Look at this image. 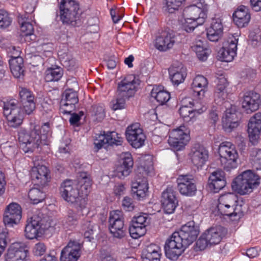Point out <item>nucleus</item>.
<instances>
[{
	"mask_svg": "<svg viewBox=\"0 0 261 261\" xmlns=\"http://www.w3.org/2000/svg\"><path fill=\"white\" fill-rule=\"evenodd\" d=\"M92 181L86 173H82L76 184L71 180H65L61 185V196L66 202L73 205L79 211L87 204L86 197L90 192Z\"/></svg>",
	"mask_w": 261,
	"mask_h": 261,
	"instance_id": "nucleus-1",
	"label": "nucleus"
},
{
	"mask_svg": "<svg viewBox=\"0 0 261 261\" xmlns=\"http://www.w3.org/2000/svg\"><path fill=\"white\" fill-rule=\"evenodd\" d=\"M51 219L38 211L28 219L24 235L29 239H34L40 237L45 231L53 226Z\"/></svg>",
	"mask_w": 261,
	"mask_h": 261,
	"instance_id": "nucleus-2",
	"label": "nucleus"
},
{
	"mask_svg": "<svg viewBox=\"0 0 261 261\" xmlns=\"http://www.w3.org/2000/svg\"><path fill=\"white\" fill-rule=\"evenodd\" d=\"M259 184V176L251 170H248L244 171L235 178L232 187L240 195H245L251 193Z\"/></svg>",
	"mask_w": 261,
	"mask_h": 261,
	"instance_id": "nucleus-3",
	"label": "nucleus"
},
{
	"mask_svg": "<svg viewBox=\"0 0 261 261\" xmlns=\"http://www.w3.org/2000/svg\"><path fill=\"white\" fill-rule=\"evenodd\" d=\"M219 153L221 165L228 170L237 167L239 154L235 146L229 142H224L220 144Z\"/></svg>",
	"mask_w": 261,
	"mask_h": 261,
	"instance_id": "nucleus-4",
	"label": "nucleus"
},
{
	"mask_svg": "<svg viewBox=\"0 0 261 261\" xmlns=\"http://www.w3.org/2000/svg\"><path fill=\"white\" fill-rule=\"evenodd\" d=\"M226 233L225 229L220 226L211 227L206 230L196 242L200 250H203L208 246L219 244Z\"/></svg>",
	"mask_w": 261,
	"mask_h": 261,
	"instance_id": "nucleus-5",
	"label": "nucleus"
},
{
	"mask_svg": "<svg viewBox=\"0 0 261 261\" xmlns=\"http://www.w3.org/2000/svg\"><path fill=\"white\" fill-rule=\"evenodd\" d=\"M190 140V130L184 125H181L169 132L168 140L169 145L176 150H181Z\"/></svg>",
	"mask_w": 261,
	"mask_h": 261,
	"instance_id": "nucleus-6",
	"label": "nucleus"
},
{
	"mask_svg": "<svg viewBox=\"0 0 261 261\" xmlns=\"http://www.w3.org/2000/svg\"><path fill=\"white\" fill-rule=\"evenodd\" d=\"M185 245V242L178 232H174L165 243V251L166 256L170 259H176L188 246Z\"/></svg>",
	"mask_w": 261,
	"mask_h": 261,
	"instance_id": "nucleus-7",
	"label": "nucleus"
},
{
	"mask_svg": "<svg viewBox=\"0 0 261 261\" xmlns=\"http://www.w3.org/2000/svg\"><path fill=\"white\" fill-rule=\"evenodd\" d=\"M3 113L8 121L9 126L17 127L22 122L23 113L16 105L15 100L4 102Z\"/></svg>",
	"mask_w": 261,
	"mask_h": 261,
	"instance_id": "nucleus-8",
	"label": "nucleus"
},
{
	"mask_svg": "<svg viewBox=\"0 0 261 261\" xmlns=\"http://www.w3.org/2000/svg\"><path fill=\"white\" fill-rule=\"evenodd\" d=\"M60 10L63 23L70 24L79 17V5L74 0H62Z\"/></svg>",
	"mask_w": 261,
	"mask_h": 261,
	"instance_id": "nucleus-9",
	"label": "nucleus"
},
{
	"mask_svg": "<svg viewBox=\"0 0 261 261\" xmlns=\"http://www.w3.org/2000/svg\"><path fill=\"white\" fill-rule=\"evenodd\" d=\"M109 230L113 236L121 239L125 234L123 214L119 210L113 211L110 213Z\"/></svg>",
	"mask_w": 261,
	"mask_h": 261,
	"instance_id": "nucleus-10",
	"label": "nucleus"
},
{
	"mask_svg": "<svg viewBox=\"0 0 261 261\" xmlns=\"http://www.w3.org/2000/svg\"><path fill=\"white\" fill-rule=\"evenodd\" d=\"M140 83V80L134 75H127L118 84V95L127 98L133 96L138 88Z\"/></svg>",
	"mask_w": 261,
	"mask_h": 261,
	"instance_id": "nucleus-11",
	"label": "nucleus"
},
{
	"mask_svg": "<svg viewBox=\"0 0 261 261\" xmlns=\"http://www.w3.org/2000/svg\"><path fill=\"white\" fill-rule=\"evenodd\" d=\"M126 138L134 148H139L144 144L146 136L138 123L128 126L125 131Z\"/></svg>",
	"mask_w": 261,
	"mask_h": 261,
	"instance_id": "nucleus-12",
	"label": "nucleus"
},
{
	"mask_svg": "<svg viewBox=\"0 0 261 261\" xmlns=\"http://www.w3.org/2000/svg\"><path fill=\"white\" fill-rule=\"evenodd\" d=\"M238 38L231 35L224 43L223 46L218 53V56L222 61L231 62L237 55Z\"/></svg>",
	"mask_w": 261,
	"mask_h": 261,
	"instance_id": "nucleus-13",
	"label": "nucleus"
},
{
	"mask_svg": "<svg viewBox=\"0 0 261 261\" xmlns=\"http://www.w3.org/2000/svg\"><path fill=\"white\" fill-rule=\"evenodd\" d=\"M261 105V98L259 94L254 91L245 92L242 99L241 106L246 114H251L258 110Z\"/></svg>",
	"mask_w": 261,
	"mask_h": 261,
	"instance_id": "nucleus-14",
	"label": "nucleus"
},
{
	"mask_svg": "<svg viewBox=\"0 0 261 261\" xmlns=\"http://www.w3.org/2000/svg\"><path fill=\"white\" fill-rule=\"evenodd\" d=\"M38 130L39 128L37 126H35L30 132L23 129L20 130L18 134L19 141L22 144H25L28 146V149L31 150L41 148L39 142L40 138Z\"/></svg>",
	"mask_w": 261,
	"mask_h": 261,
	"instance_id": "nucleus-15",
	"label": "nucleus"
},
{
	"mask_svg": "<svg viewBox=\"0 0 261 261\" xmlns=\"http://www.w3.org/2000/svg\"><path fill=\"white\" fill-rule=\"evenodd\" d=\"M21 217V207L17 203L12 202L5 210L3 221L6 225L13 226L20 222Z\"/></svg>",
	"mask_w": 261,
	"mask_h": 261,
	"instance_id": "nucleus-16",
	"label": "nucleus"
},
{
	"mask_svg": "<svg viewBox=\"0 0 261 261\" xmlns=\"http://www.w3.org/2000/svg\"><path fill=\"white\" fill-rule=\"evenodd\" d=\"M148 224V218L145 214L134 217L129 228L130 236L137 239L144 236Z\"/></svg>",
	"mask_w": 261,
	"mask_h": 261,
	"instance_id": "nucleus-17",
	"label": "nucleus"
},
{
	"mask_svg": "<svg viewBox=\"0 0 261 261\" xmlns=\"http://www.w3.org/2000/svg\"><path fill=\"white\" fill-rule=\"evenodd\" d=\"M184 16L197 20L199 24H202L206 18V5L199 2L197 5L188 6L184 10Z\"/></svg>",
	"mask_w": 261,
	"mask_h": 261,
	"instance_id": "nucleus-18",
	"label": "nucleus"
},
{
	"mask_svg": "<svg viewBox=\"0 0 261 261\" xmlns=\"http://www.w3.org/2000/svg\"><path fill=\"white\" fill-rule=\"evenodd\" d=\"M82 245L75 241H70L61 251V261H77L81 254Z\"/></svg>",
	"mask_w": 261,
	"mask_h": 261,
	"instance_id": "nucleus-19",
	"label": "nucleus"
},
{
	"mask_svg": "<svg viewBox=\"0 0 261 261\" xmlns=\"http://www.w3.org/2000/svg\"><path fill=\"white\" fill-rule=\"evenodd\" d=\"M192 164L197 168L202 167L208 158V151L200 144H195L189 153Z\"/></svg>",
	"mask_w": 261,
	"mask_h": 261,
	"instance_id": "nucleus-20",
	"label": "nucleus"
},
{
	"mask_svg": "<svg viewBox=\"0 0 261 261\" xmlns=\"http://www.w3.org/2000/svg\"><path fill=\"white\" fill-rule=\"evenodd\" d=\"M161 202L165 212L172 214L177 206L178 201L176 197V192L172 187H168L163 191Z\"/></svg>",
	"mask_w": 261,
	"mask_h": 261,
	"instance_id": "nucleus-21",
	"label": "nucleus"
},
{
	"mask_svg": "<svg viewBox=\"0 0 261 261\" xmlns=\"http://www.w3.org/2000/svg\"><path fill=\"white\" fill-rule=\"evenodd\" d=\"M177 182L179 191L182 195L192 196L195 194L197 188L192 176L180 175L177 179Z\"/></svg>",
	"mask_w": 261,
	"mask_h": 261,
	"instance_id": "nucleus-22",
	"label": "nucleus"
},
{
	"mask_svg": "<svg viewBox=\"0 0 261 261\" xmlns=\"http://www.w3.org/2000/svg\"><path fill=\"white\" fill-rule=\"evenodd\" d=\"M133 165L131 154L128 152L122 153L119 165L116 168L115 175L120 179L124 178L129 175Z\"/></svg>",
	"mask_w": 261,
	"mask_h": 261,
	"instance_id": "nucleus-23",
	"label": "nucleus"
},
{
	"mask_svg": "<svg viewBox=\"0 0 261 261\" xmlns=\"http://www.w3.org/2000/svg\"><path fill=\"white\" fill-rule=\"evenodd\" d=\"M175 43L174 34L169 31H162L155 38L154 45L159 50L166 51L173 47Z\"/></svg>",
	"mask_w": 261,
	"mask_h": 261,
	"instance_id": "nucleus-24",
	"label": "nucleus"
},
{
	"mask_svg": "<svg viewBox=\"0 0 261 261\" xmlns=\"http://www.w3.org/2000/svg\"><path fill=\"white\" fill-rule=\"evenodd\" d=\"M28 250L26 247L20 243L12 244L5 255L6 261H25Z\"/></svg>",
	"mask_w": 261,
	"mask_h": 261,
	"instance_id": "nucleus-25",
	"label": "nucleus"
},
{
	"mask_svg": "<svg viewBox=\"0 0 261 261\" xmlns=\"http://www.w3.org/2000/svg\"><path fill=\"white\" fill-rule=\"evenodd\" d=\"M239 119L236 106H231L230 108L226 109L225 114L222 118L223 128L225 131L228 132H231L239 126Z\"/></svg>",
	"mask_w": 261,
	"mask_h": 261,
	"instance_id": "nucleus-26",
	"label": "nucleus"
},
{
	"mask_svg": "<svg viewBox=\"0 0 261 261\" xmlns=\"http://www.w3.org/2000/svg\"><path fill=\"white\" fill-rule=\"evenodd\" d=\"M261 132V112L251 116L248 122L247 133L251 142L254 143L259 138Z\"/></svg>",
	"mask_w": 261,
	"mask_h": 261,
	"instance_id": "nucleus-27",
	"label": "nucleus"
},
{
	"mask_svg": "<svg viewBox=\"0 0 261 261\" xmlns=\"http://www.w3.org/2000/svg\"><path fill=\"white\" fill-rule=\"evenodd\" d=\"M177 232L185 242V245L189 246L196 240L199 231L197 226L195 225V222L190 221L183 225L180 231Z\"/></svg>",
	"mask_w": 261,
	"mask_h": 261,
	"instance_id": "nucleus-28",
	"label": "nucleus"
},
{
	"mask_svg": "<svg viewBox=\"0 0 261 261\" xmlns=\"http://www.w3.org/2000/svg\"><path fill=\"white\" fill-rule=\"evenodd\" d=\"M32 179L36 185L43 186L50 179L49 172L47 168L44 165H38L34 167L31 173Z\"/></svg>",
	"mask_w": 261,
	"mask_h": 261,
	"instance_id": "nucleus-29",
	"label": "nucleus"
},
{
	"mask_svg": "<svg viewBox=\"0 0 261 261\" xmlns=\"http://www.w3.org/2000/svg\"><path fill=\"white\" fill-rule=\"evenodd\" d=\"M11 59L9 60L10 68L12 73L16 78L20 77L23 73V60L19 56L20 51L16 50L12 53Z\"/></svg>",
	"mask_w": 261,
	"mask_h": 261,
	"instance_id": "nucleus-30",
	"label": "nucleus"
},
{
	"mask_svg": "<svg viewBox=\"0 0 261 261\" xmlns=\"http://www.w3.org/2000/svg\"><path fill=\"white\" fill-rule=\"evenodd\" d=\"M116 135L115 132H111L108 134H99L95 137L94 144L97 150L100 149L104 145L109 144L110 145L116 144L120 145L122 142V139L118 137V140H116L113 137Z\"/></svg>",
	"mask_w": 261,
	"mask_h": 261,
	"instance_id": "nucleus-31",
	"label": "nucleus"
},
{
	"mask_svg": "<svg viewBox=\"0 0 261 261\" xmlns=\"http://www.w3.org/2000/svg\"><path fill=\"white\" fill-rule=\"evenodd\" d=\"M217 208L220 214L228 216L232 220H239L243 216L241 205H217Z\"/></svg>",
	"mask_w": 261,
	"mask_h": 261,
	"instance_id": "nucleus-32",
	"label": "nucleus"
},
{
	"mask_svg": "<svg viewBox=\"0 0 261 261\" xmlns=\"http://www.w3.org/2000/svg\"><path fill=\"white\" fill-rule=\"evenodd\" d=\"M223 27L220 19L212 20L210 27L207 30V37L211 41L216 42L223 34Z\"/></svg>",
	"mask_w": 261,
	"mask_h": 261,
	"instance_id": "nucleus-33",
	"label": "nucleus"
},
{
	"mask_svg": "<svg viewBox=\"0 0 261 261\" xmlns=\"http://www.w3.org/2000/svg\"><path fill=\"white\" fill-rule=\"evenodd\" d=\"M228 86V82L224 76L221 75L217 78V84L214 93L215 100H217L218 102H220L225 99L227 97Z\"/></svg>",
	"mask_w": 261,
	"mask_h": 261,
	"instance_id": "nucleus-34",
	"label": "nucleus"
},
{
	"mask_svg": "<svg viewBox=\"0 0 261 261\" xmlns=\"http://www.w3.org/2000/svg\"><path fill=\"white\" fill-rule=\"evenodd\" d=\"M170 79L174 85H178L182 83L186 77V69L182 64L172 65L169 68Z\"/></svg>",
	"mask_w": 261,
	"mask_h": 261,
	"instance_id": "nucleus-35",
	"label": "nucleus"
},
{
	"mask_svg": "<svg viewBox=\"0 0 261 261\" xmlns=\"http://www.w3.org/2000/svg\"><path fill=\"white\" fill-rule=\"evenodd\" d=\"M233 21L239 28L246 27L250 20L248 9L244 6H240L233 14Z\"/></svg>",
	"mask_w": 261,
	"mask_h": 261,
	"instance_id": "nucleus-36",
	"label": "nucleus"
},
{
	"mask_svg": "<svg viewBox=\"0 0 261 261\" xmlns=\"http://www.w3.org/2000/svg\"><path fill=\"white\" fill-rule=\"evenodd\" d=\"M148 189L147 179L145 177L137 178L132 182V190L134 196H136L138 199L143 198L146 195Z\"/></svg>",
	"mask_w": 261,
	"mask_h": 261,
	"instance_id": "nucleus-37",
	"label": "nucleus"
},
{
	"mask_svg": "<svg viewBox=\"0 0 261 261\" xmlns=\"http://www.w3.org/2000/svg\"><path fill=\"white\" fill-rule=\"evenodd\" d=\"M151 96L160 105L166 103L170 98V93L160 86L153 87L151 91Z\"/></svg>",
	"mask_w": 261,
	"mask_h": 261,
	"instance_id": "nucleus-38",
	"label": "nucleus"
},
{
	"mask_svg": "<svg viewBox=\"0 0 261 261\" xmlns=\"http://www.w3.org/2000/svg\"><path fill=\"white\" fill-rule=\"evenodd\" d=\"M161 253L160 247L154 244L147 247L142 256L143 261H160Z\"/></svg>",
	"mask_w": 261,
	"mask_h": 261,
	"instance_id": "nucleus-39",
	"label": "nucleus"
},
{
	"mask_svg": "<svg viewBox=\"0 0 261 261\" xmlns=\"http://www.w3.org/2000/svg\"><path fill=\"white\" fill-rule=\"evenodd\" d=\"M192 49L196 53L198 59L201 61H205L210 53L206 44L200 40L194 43L192 46Z\"/></svg>",
	"mask_w": 261,
	"mask_h": 261,
	"instance_id": "nucleus-40",
	"label": "nucleus"
},
{
	"mask_svg": "<svg viewBox=\"0 0 261 261\" xmlns=\"http://www.w3.org/2000/svg\"><path fill=\"white\" fill-rule=\"evenodd\" d=\"M208 82L207 79L202 75H198L195 76L193 81L192 87L194 91L197 88H201L199 91H197V95L199 98L204 96L205 91L204 89L207 86Z\"/></svg>",
	"mask_w": 261,
	"mask_h": 261,
	"instance_id": "nucleus-41",
	"label": "nucleus"
},
{
	"mask_svg": "<svg viewBox=\"0 0 261 261\" xmlns=\"http://www.w3.org/2000/svg\"><path fill=\"white\" fill-rule=\"evenodd\" d=\"M63 74V70L60 67L48 68L45 71V80L47 82L58 81Z\"/></svg>",
	"mask_w": 261,
	"mask_h": 261,
	"instance_id": "nucleus-42",
	"label": "nucleus"
},
{
	"mask_svg": "<svg viewBox=\"0 0 261 261\" xmlns=\"http://www.w3.org/2000/svg\"><path fill=\"white\" fill-rule=\"evenodd\" d=\"M79 101L78 96L76 92L71 89L65 91L61 100L62 103L66 102L69 104V106L73 107Z\"/></svg>",
	"mask_w": 261,
	"mask_h": 261,
	"instance_id": "nucleus-43",
	"label": "nucleus"
},
{
	"mask_svg": "<svg viewBox=\"0 0 261 261\" xmlns=\"http://www.w3.org/2000/svg\"><path fill=\"white\" fill-rule=\"evenodd\" d=\"M28 196L34 204H37L44 199L45 194L41 189L33 188L29 191Z\"/></svg>",
	"mask_w": 261,
	"mask_h": 261,
	"instance_id": "nucleus-44",
	"label": "nucleus"
},
{
	"mask_svg": "<svg viewBox=\"0 0 261 261\" xmlns=\"http://www.w3.org/2000/svg\"><path fill=\"white\" fill-rule=\"evenodd\" d=\"M237 198L235 194L228 193L221 195L219 199L217 205H238Z\"/></svg>",
	"mask_w": 261,
	"mask_h": 261,
	"instance_id": "nucleus-45",
	"label": "nucleus"
},
{
	"mask_svg": "<svg viewBox=\"0 0 261 261\" xmlns=\"http://www.w3.org/2000/svg\"><path fill=\"white\" fill-rule=\"evenodd\" d=\"M237 198L235 194L228 193L221 195L219 199L217 205H238Z\"/></svg>",
	"mask_w": 261,
	"mask_h": 261,
	"instance_id": "nucleus-46",
	"label": "nucleus"
},
{
	"mask_svg": "<svg viewBox=\"0 0 261 261\" xmlns=\"http://www.w3.org/2000/svg\"><path fill=\"white\" fill-rule=\"evenodd\" d=\"M39 128L38 134H39V142L40 144L41 147L43 145L48 144V134L49 132V125L48 123H45L41 127Z\"/></svg>",
	"mask_w": 261,
	"mask_h": 261,
	"instance_id": "nucleus-47",
	"label": "nucleus"
},
{
	"mask_svg": "<svg viewBox=\"0 0 261 261\" xmlns=\"http://www.w3.org/2000/svg\"><path fill=\"white\" fill-rule=\"evenodd\" d=\"M91 116L94 121H102L105 117L104 106L102 104L93 106L91 110Z\"/></svg>",
	"mask_w": 261,
	"mask_h": 261,
	"instance_id": "nucleus-48",
	"label": "nucleus"
},
{
	"mask_svg": "<svg viewBox=\"0 0 261 261\" xmlns=\"http://www.w3.org/2000/svg\"><path fill=\"white\" fill-rule=\"evenodd\" d=\"M153 167L152 159L150 156L143 162L141 165L138 167L137 172L138 173L145 174H150L153 172Z\"/></svg>",
	"mask_w": 261,
	"mask_h": 261,
	"instance_id": "nucleus-49",
	"label": "nucleus"
},
{
	"mask_svg": "<svg viewBox=\"0 0 261 261\" xmlns=\"http://www.w3.org/2000/svg\"><path fill=\"white\" fill-rule=\"evenodd\" d=\"M185 0H165L164 6L165 11L169 13H173L178 10Z\"/></svg>",
	"mask_w": 261,
	"mask_h": 261,
	"instance_id": "nucleus-50",
	"label": "nucleus"
},
{
	"mask_svg": "<svg viewBox=\"0 0 261 261\" xmlns=\"http://www.w3.org/2000/svg\"><path fill=\"white\" fill-rule=\"evenodd\" d=\"M59 56L60 57L61 61L64 66L71 69L76 65V61L70 55L67 53H63L62 51L58 52Z\"/></svg>",
	"mask_w": 261,
	"mask_h": 261,
	"instance_id": "nucleus-51",
	"label": "nucleus"
},
{
	"mask_svg": "<svg viewBox=\"0 0 261 261\" xmlns=\"http://www.w3.org/2000/svg\"><path fill=\"white\" fill-rule=\"evenodd\" d=\"M216 177L214 176H210L208 178V184L210 189L215 193L218 192L222 189L226 185L225 180H219L215 181Z\"/></svg>",
	"mask_w": 261,
	"mask_h": 261,
	"instance_id": "nucleus-52",
	"label": "nucleus"
},
{
	"mask_svg": "<svg viewBox=\"0 0 261 261\" xmlns=\"http://www.w3.org/2000/svg\"><path fill=\"white\" fill-rule=\"evenodd\" d=\"M12 22V18L9 14L5 11H0V29H6L8 28Z\"/></svg>",
	"mask_w": 261,
	"mask_h": 261,
	"instance_id": "nucleus-53",
	"label": "nucleus"
},
{
	"mask_svg": "<svg viewBox=\"0 0 261 261\" xmlns=\"http://www.w3.org/2000/svg\"><path fill=\"white\" fill-rule=\"evenodd\" d=\"M19 95L21 102L35 100L33 93L27 88H20Z\"/></svg>",
	"mask_w": 261,
	"mask_h": 261,
	"instance_id": "nucleus-54",
	"label": "nucleus"
},
{
	"mask_svg": "<svg viewBox=\"0 0 261 261\" xmlns=\"http://www.w3.org/2000/svg\"><path fill=\"white\" fill-rule=\"evenodd\" d=\"M79 214L76 213L73 210H69L68 211V215L66 219V223L69 226H72L76 224L77 220L80 218V216L82 215V211H79Z\"/></svg>",
	"mask_w": 261,
	"mask_h": 261,
	"instance_id": "nucleus-55",
	"label": "nucleus"
},
{
	"mask_svg": "<svg viewBox=\"0 0 261 261\" xmlns=\"http://www.w3.org/2000/svg\"><path fill=\"white\" fill-rule=\"evenodd\" d=\"M199 25L200 24L198 23V21L193 20L192 18L189 17H185V20L182 23V27L187 32H191Z\"/></svg>",
	"mask_w": 261,
	"mask_h": 261,
	"instance_id": "nucleus-56",
	"label": "nucleus"
},
{
	"mask_svg": "<svg viewBox=\"0 0 261 261\" xmlns=\"http://www.w3.org/2000/svg\"><path fill=\"white\" fill-rule=\"evenodd\" d=\"M179 113L180 116L187 121L190 120L194 116L192 109L186 106L180 108Z\"/></svg>",
	"mask_w": 261,
	"mask_h": 261,
	"instance_id": "nucleus-57",
	"label": "nucleus"
},
{
	"mask_svg": "<svg viewBox=\"0 0 261 261\" xmlns=\"http://www.w3.org/2000/svg\"><path fill=\"white\" fill-rule=\"evenodd\" d=\"M127 97L119 96L117 93V98L112 101V109L114 110L121 109L124 108L125 100Z\"/></svg>",
	"mask_w": 261,
	"mask_h": 261,
	"instance_id": "nucleus-58",
	"label": "nucleus"
},
{
	"mask_svg": "<svg viewBox=\"0 0 261 261\" xmlns=\"http://www.w3.org/2000/svg\"><path fill=\"white\" fill-rule=\"evenodd\" d=\"M20 30L22 35L28 36H31L33 34L34 28L32 24L28 22H22L20 26Z\"/></svg>",
	"mask_w": 261,
	"mask_h": 261,
	"instance_id": "nucleus-59",
	"label": "nucleus"
},
{
	"mask_svg": "<svg viewBox=\"0 0 261 261\" xmlns=\"http://www.w3.org/2000/svg\"><path fill=\"white\" fill-rule=\"evenodd\" d=\"M23 105V113L27 115L31 114L36 109L35 100L22 102Z\"/></svg>",
	"mask_w": 261,
	"mask_h": 261,
	"instance_id": "nucleus-60",
	"label": "nucleus"
},
{
	"mask_svg": "<svg viewBox=\"0 0 261 261\" xmlns=\"http://www.w3.org/2000/svg\"><path fill=\"white\" fill-rule=\"evenodd\" d=\"M192 103L190 102V104L192 105L194 107L192 109L194 115L195 114H200L203 112L205 111L207 108L206 106L203 103V102H199L198 101H194Z\"/></svg>",
	"mask_w": 261,
	"mask_h": 261,
	"instance_id": "nucleus-61",
	"label": "nucleus"
},
{
	"mask_svg": "<svg viewBox=\"0 0 261 261\" xmlns=\"http://www.w3.org/2000/svg\"><path fill=\"white\" fill-rule=\"evenodd\" d=\"M9 40L7 38H6L2 35L0 36V47L2 48L9 49V51L12 52V50L14 52L18 50L15 46H9Z\"/></svg>",
	"mask_w": 261,
	"mask_h": 261,
	"instance_id": "nucleus-62",
	"label": "nucleus"
},
{
	"mask_svg": "<svg viewBox=\"0 0 261 261\" xmlns=\"http://www.w3.org/2000/svg\"><path fill=\"white\" fill-rule=\"evenodd\" d=\"M46 247L43 243H38L35 244L33 249V253L36 256H41L46 251Z\"/></svg>",
	"mask_w": 261,
	"mask_h": 261,
	"instance_id": "nucleus-63",
	"label": "nucleus"
},
{
	"mask_svg": "<svg viewBox=\"0 0 261 261\" xmlns=\"http://www.w3.org/2000/svg\"><path fill=\"white\" fill-rule=\"evenodd\" d=\"M82 229L84 231V236L89 238L93 233V226L90 221H86L82 226Z\"/></svg>",
	"mask_w": 261,
	"mask_h": 261,
	"instance_id": "nucleus-64",
	"label": "nucleus"
}]
</instances>
